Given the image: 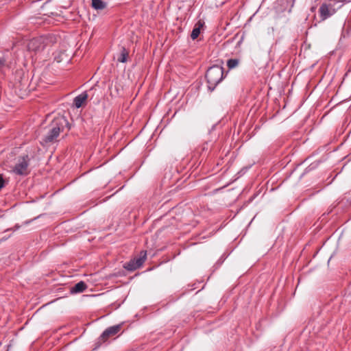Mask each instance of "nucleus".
Here are the masks:
<instances>
[{"label":"nucleus","mask_w":351,"mask_h":351,"mask_svg":"<svg viewBox=\"0 0 351 351\" xmlns=\"http://www.w3.org/2000/svg\"><path fill=\"white\" fill-rule=\"evenodd\" d=\"M65 128L70 129L67 119L64 116L55 117L49 125L48 133L43 138V142L46 144L54 143Z\"/></svg>","instance_id":"f257e3e1"},{"label":"nucleus","mask_w":351,"mask_h":351,"mask_svg":"<svg viewBox=\"0 0 351 351\" xmlns=\"http://www.w3.org/2000/svg\"><path fill=\"white\" fill-rule=\"evenodd\" d=\"M205 77L208 84V88L210 91L222 81L224 77L223 69L221 66L213 65L206 71Z\"/></svg>","instance_id":"f03ea898"},{"label":"nucleus","mask_w":351,"mask_h":351,"mask_svg":"<svg viewBox=\"0 0 351 351\" xmlns=\"http://www.w3.org/2000/svg\"><path fill=\"white\" fill-rule=\"evenodd\" d=\"M29 165V158L28 155H25L19 158L18 162L15 165L12 171L19 176H25L29 173L28 167Z\"/></svg>","instance_id":"7ed1b4c3"},{"label":"nucleus","mask_w":351,"mask_h":351,"mask_svg":"<svg viewBox=\"0 0 351 351\" xmlns=\"http://www.w3.org/2000/svg\"><path fill=\"white\" fill-rule=\"evenodd\" d=\"M147 258V252L141 251L138 258L131 259L129 262L126 263L123 267L130 271H133L141 267Z\"/></svg>","instance_id":"20e7f679"},{"label":"nucleus","mask_w":351,"mask_h":351,"mask_svg":"<svg viewBox=\"0 0 351 351\" xmlns=\"http://www.w3.org/2000/svg\"><path fill=\"white\" fill-rule=\"evenodd\" d=\"M29 80L25 76L21 77L19 82L14 84L15 92L17 93L19 96L23 98L27 95L29 93Z\"/></svg>","instance_id":"39448f33"},{"label":"nucleus","mask_w":351,"mask_h":351,"mask_svg":"<svg viewBox=\"0 0 351 351\" xmlns=\"http://www.w3.org/2000/svg\"><path fill=\"white\" fill-rule=\"evenodd\" d=\"M121 325L118 324V325L110 326V327L108 328L107 329H106L103 332V333L101 335V336L99 337L98 341L97 342V347L100 346V345L102 343L106 342L110 337H112V336L117 335L121 330Z\"/></svg>","instance_id":"423d86ee"},{"label":"nucleus","mask_w":351,"mask_h":351,"mask_svg":"<svg viewBox=\"0 0 351 351\" xmlns=\"http://www.w3.org/2000/svg\"><path fill=\"white\" fill-rule=\"evenodd\" d=\"M46 46L45 38L43 36L31 39L27 43V49L32 51L43 50Z\"/></svg>","instance_id":"0eeeda50"},{"label":"nucleus","mask_w":351,"mask_h":351,"mask_svg":"<svg viewBox=\"0 0 351 351\" xmlns=\"http://www.w3.org/2000/svg\"><path fill=\"white\" fill-rule=\"evenodd\" d=\"M319 16L322 21L327 19L335 13V10L332 5L322 3L319 8Z\"/></svg>","instance_id":"6e6552de"},{"label":"nucleus","mask_w":351,"mask_h":351,"mask_svg":"<svg viewBox=\"0 0 351 351\" xmlns=\"http://www.w3.org/2000/svg\"><path fill=\"white\" fill-rule=\"evenodd\" d=\"M88 98L86 92H84L74 98L73 104L77 108L82 107Z\"/></svg>","instance_id":"1a4fd4ad"},{"label":"nucleus","mask_w":351,"mask_h":351,"mask_svg":"<svg viewBox=\"0 0 351 351\" xmlns=\"http://www.w3.org/2000/svg\"><path fill=\"white\" fill-rule=\"evenodd\" d=\"M204 24V22L199 20L197 22V23L195 25V27L191 32V38L193 40H195L200 34V29L203 27Z\"/></svg>","instance_id":"9d476101"},{"label":"nucleus","mask_w":351,"mask_h":351,"mask_svg":"<svg viewBox=\"0 0 351 351\" xmlns=\"http://www.w3.org/2000/svg\"><path fill=\"white\" fill-rule=\"evenodd\" d=\"M129 57V51L125 47H121L120 53L117 56V61L119 62L125 63L128 61Z\"/></svg>","instance_id":"9b49d317"},{"label":"nucleus","mask_w":351,"mask_h":351,"mask_svg":"<svg viewBox=\"0 0 351 351\" xmlns=\"http://www.w3.org/2000/svg\"><path fill=\"white\" fill-rule=\"evenodd\" d=\"M87 289L86 284L83 282L80 281L75 284L73 287L71 289V291L73 293H82L84 291H85Z\"/></svg>","instance_id":"f8f14e48"},{"label":"nucleus","mask_w":351,"mask_h":351,"mask_svg":"<svg viewBox=\"0 0 351 351\" xmlns=\"http://www.w3.org/2000/svg\"><path fill=\"white\" fill-rule=\"evenodd\" d=\"M91 6L97 10H104L106 7V3L102 0H91Z\"/></svg>","instance_id":"ddd939ff"},{"label":"nucleus","mask_w":351,"mask_h":351,"mask_svg":"<svg viewBox=\"0 0 351 351\" xmlns=\"http://www.w3.org/2000/svg\"><path fill=\"white\" fill-rule=\"evenodd\" d=\"M239 64V60L237 59H230L227 62V66L229 69H233L236 67Z\"/></svg>","instance_id":"4468645a"},{"label":"nucleus","mask_w":351,"mask_h":351,"mask_svg":"<svg viewBox=\"0 0 351 351\" xmlns=\"http://www.w3.org/2000/svg\"><path fill=\"white\" fill-rule=\"evenodd\" d=\"M5 181L3 178L2 175L0 174V190L4 186Z\"/></svg>","instance_id":"2eb2a0df"},{"label":"nucleus","mask_w":351,"mask_h":351,"mask_svg":"<svg viewBox=\"0 0 351 351\" xmlns=\"http://www.w3.org/2000/svg\"><path fill=\"white\" fill-rule=\"evenodd\" d=\"M5 64V60L4 58H0V68H2Z\"/></svg>","instance_id":"dca6fc26"},{"label":"nucleus","mask_w":351,"mask_h":351,"mask_svg":"<svg viewBox=\"0 0 351 351\" xmlns=\"http://www.w3.org/2000/svg\"><path fill=\"white\" fill-rule=\"evenodd\" d=\"M295 0H287V1L289 3L290 2V6L292 8L295 3Z\"/></svg>","instance_id":"f3484780"}]
</instances>
